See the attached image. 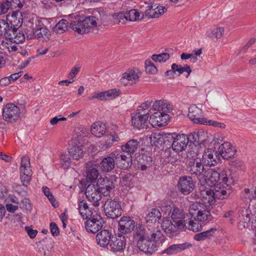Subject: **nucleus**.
<instances>
[{
    "label": "nucleus",
    "mask_w": 256,
    "mask_h": 256,
    "mask_svg": "<svg viewBox=\"0 0 256 256\" xmlns=\"http://www.w3.org/2000/svg\"><path fill=\"white\" fill-rule=\"evenodd\" d=\"M134 238L140 250L150 254L155 252L164 241L162 232L158 228L146 229L140 224L136 226Z\"/></svg>",
    "instance_id": "obj_1"
},
{
    "label": "nucleus",
    "mask_w": 256,
    "mask_h": 256,
    "mask_svg": "<svg viewBox=\"0 0 256 256\" xmlns=\"http://www.w3.org/2000/svg\"><path fill=\"white\" fill-rule=\"evenodd\" d=\"M206 181L209 186H214L212 190L215 198L220 200L228 197L232 186L236 183L228 170H222L219 172L212 168L208 170Z\"/></svg>",
    "instance_id": "obj_2"
},
{
    "label": "nucleus",
    "mask_w": 256,
    "mask_h": 256,
    "mask_svg": "<svg viewBox=\"0 0 256 256\" xmlns=\"http://www.w3.org/2000/svg\"><path fill=\"white\" fill-rule=\"evenodd\" d=\"M152 108L156 112L150 117L149 123L153 127H160L166 125L170 118L168 113L171 112L173 110L172 104L166 100H156L154 103Z\"/></svg>",
    "instance_id": "obj_3"
},
{
    "label": "nucleus",
    "mask_w": 256,
    "mask_h": 256,
    "mask_svg": "<svg viewBox=\"0 0 256 256\" xmlns=\"http://www.w3.org/2000/svg\"><path fill=\"white\" fill-rule=\"evenodd\" d=\"M162 216L170 218L173 222H175L178 229L184 228L186 214L184 210L170 203L162 206L161 207Z\"/></svg>",
    "instance_id": "obj_4"
},
{
    "label": "nucleus",
    "mask_w": 256,
    "mask_h": 256,
    "mask_svg": "<svg viewBox=\"0 0 256 256\" xmlns=\"http://www.w3.org/2000/svg\"><path fill=\"white\" fill-rule=\"evenodd\" d=\"M189 213L192 217L201 222H208L212 219V216L206 206L200 202H194L189 207Z\"/></svg>",
    "instance_id": "obj_5"
},
{
    "label": "nucleus",
    "mask_w": 256,
    "mask_h": 256,
    "mask_svg": "<svg viewBox=\"0 0 256 256\" xmlns=\"http://www.w3.org/2000/svg\"><path fill=\"white\" fill-rule=\"evenodd\" d=\"M96 18L89 16L82 18L78 20L73 21L70 23L71 28L78 34L87 33L90 30L96 26Z\"/></svg>",
    "instance_id": "obj_6"
},
{
    "label": "nucleus",
    "mask_w": 256,
    "mask_h": 256,
    "mask_svg": "<svg viewBox=\"0 0 256 256\" xmlns=\"http://www.w3.org/2000/svg\"><path fill=\"white\" fill-rule=\"evenodd\" d=\"M192 152H188V169L190 174L194 176H201L204 171V164L202 162L201 158L198 154L192 156Z\"/></svg>",
    "instance_id": "obj_7"
},
{
    "label": "nucleus",
    "mask_w": 256,
    "mask_h": 256,
    "mask_svg": "<svg viewBox=\"0 0 256 256\" xmlns=\"http://www.w3.org/2000/svg\"><path fill=\"white\" fill-rule=\"evenodd\" d=\"M20 114V108L12 103L6 104L2 108V116L6 121L14 122L18 119Z\"/></svg>",
    "instance_id": "obj_8"
},
{
    "label": "nucleus",
    "mask_w": 256,
    "mask_h": 256,
    "mask_svg": "<svg viewBox=\"0 0 256 256\" xmlns=\"http://www.w3.org/2000/svg\"><path fill=\"white\" fill-rule=\"evenodd\" d=\"M166 138L173 140L172 148L176 152L184 150L187 146L189 141V138L184 134H176L174 136L172 134H168L166 136Z\"/></svg>",
    "instance_id": "obj_9"
},
{
    "label": "nucleus",
    "mask_w": 256,
    "mask_h": 256,
    "mask_svg": "<svg viewBox=\"0 0 256 256\" xmlns=\"http://www.w3.org/2000/svg\"><path fill=\"white\" fill-rule=\"evenodd\" d=\"M10 36V39L13 40L14 42H22L24 40V36L18 33L17 34V31H14V30L10 28V26L7 22L4 20H0V36H4L6 38H8V34Z\"/></svg>",
    "instance_id": "obj_10"
},
{
    "label": "nucleus",
    "mask_w": 256,
    "mask_h": 256,
    "mask_svg": "<svg viewBox=\"0 0 256 256\" xmlns=\"http://www.w3.org/2000/svg\"><path fill=\"white\" fill-rule=\"evenodd\" d=\"M20 164V180L23 186H26L29 184L32 175L29 158L26 156H23L21 160Z\"/></svg>",
    "instance_id": "obj_11"
},
{
    "label": "nucleus",
    "mask_w": 256,
    "mask_h": 256,
    "mask_svg": "<svg viewBox=\"0 0 256 256\" xmlns=\"http://www.w3.org/2000/svg\"><path fill=\"white\" fill-rule=\"evenodd\" d=\"M104 210L106 216L114 219L120 216L121 214V206L114 200L108 199L104 204Z\"/></svg>",
    "instance_id": "obj_12"
},
{
    "label": "nucleus",
    "mask_w": 256,
    "mask_h": 256,
    "mask_svg": "<svg viewBox=\"0 0 256 256\" xmlns=\"http://www.w3.org/2000/svg\"><path fill=\"white\" fill-rule=\"evenodd\" d=\"M140 76L141 72L138 68H129L123 74L120 81L124 86L132 85L138 82Z\"/></svg>",
    "instance_id": "obj_13"
},
{
    "label": "nucleus",
    "mask_w": 256,
    "mask_h": 256,
    "mask_svg": "<svg viewBox=\"0 0 256 256\" xmlns=\"http://www.w3.org/2000/svg\"><path fill=\"white\" fill-rule=\"evenodd\" d=\"M84 226L86 230L92 233H96L100 230L104 224V220L98 214L93 215L86 219Z\"/></svg>",
    "instance_id": "obj_14"
},
{
    "label": "nucleus",
    "mask_w": 256,
    "mask_h": 256,
    "mask_svg": "<svg viewBox=\"0 0 256 256\" xmlns=\"http://www.w3.org/2000/svg\"><path fill=\"white\" fill-rule=\"evenodd\" d=\"M202 162L204 166H213L220 162V156L218 152L212 148L205 150L202 156Z\"/></svg>",
    "instance_id": "obj_15"
},
{
    "label": "nucleus",
    "mask_w": 256,
    "mask_h": 256,
    "mask_svg": "<svg viewBox=\"0 0 256 256\" xmlns=\"http://www.w3.org/2000/svg\"><path fill=\"white\" fill-rule=\"evenodd\" d=\"M126 240L122 234L112 236L108 245L110 250L114 253L123 252L126 246Z\"/></svg>",
    "instance_id": "obj_16"
},
{
    "label": "nucleus",
    "mask_w": 256,
    "mask_h": 256,
    "mask_svg": "<svg viewBox=\"0 0 256 256\" xmlns=\"http://www.w3.org/2000/svg\"><path fill=\"white\" fill-rule=\"evenodd\" d=\"M120 91L118 88L110 89L106 91L100 92H94L92 96L88 97L89 100L97 98L100 100H112L118 97Z\"/></svg>",
    "instance_id": "obj_17"
},
{
    "label": "nucleus",
    "mask_w": 256,
    "mask_h": 256,
    "mask_svg": "<svg viewBox=\"0 0 256 256\" xmlns=\"http://www.w3.org/2000/svg\"><path fill=\"white\" fill-rule=\"evenodd\" d=\"M38 22V24H36V29L34 30L32 34H28L27 36L28 38H42L46 41L49 40L51 36L50 32L42 24H41L39 20Z\"/></svg>",
    "instance_id": "obj_18"
},
{
    "label": "nucleus",
    "mask_w": 256,
    "mask_h": 256,
    "mask_svg": "<svg viewBox=\"0 0 256 256\" xmlns=\"http://www.w3.org/2000/svg\"><path fill=\"white\" fill-rule=\"evenodd\" d=\"M85 194L88 201L92 203L95 206L100 205V200L102 198V193L95 187L94 184H89L86 189Z\"/></svg>",
    "instance_id": "obj_19"
},
{
    "label": "nucleus",
    "mask_w": 256,
    "mask_h": 256,
    "mask_svg": "<svg viewBox=\"0 0 256 256\" xmlns=\"http://www.w3.org/2000/svg\"><path fill=\"white\" fill-rule=\"evenodd\" d=\"M149 116L148 112H144V114H141L140 112H136L132 118V126L139 130L146 128L149 122L148 121Z\"/></svg>",
    "instance_id": "obj_20"
},
{
    "label": "nucleus",
    "mask_w": 256,
    "mask_h": 256,
    "mask_svg": "<svg viewBox=\"0 0 256 256\" xmlns=\"http://www.w3.org/2000/svg\"><path fill=\"white\" fill-rule=\"evenodd\" d=\"M113 153L115 155L116 164L120 168L126 170L131 166L132 155L128 153L127 154H124L122 152H118L116 151L114 152Z\"/></svg>",
    "instance_id": "obj_21"
},
{
    "label": "nucleus",
    "mask_w": 256,
    "mask_h": 256,
    "mask_svg": "<svg viewBox=\"0 0 256 256\" xmlns=\"http://www.w3.org/2000/svg\"><path fill=\"white\" fill-rule=\"evenodd\" d=\"M188 117L194 124H202L206 118L203 116L201 108L196 105H191L188 108Z\"/></svg>",
    "instance_id": "obj_22"
},
{
    "label": "nucleus",
    "mask_w": 256,
    "mask_h": 256,
    "mask_svg": "<svg viewBox=\"0 0 256 256\" xmlns=\"http://www.w3.org/2000/svg\"><path fill=\"white\" fill-rule=\"evenodd\" d=\"M166 10V7L158 4L152 3L147 6L146 15L150 18H158Z\"/></svg>",
    "instance_id": "obj_23"
},
{
    "label": "nucleus",
    "mask_w": 256,
    "mask_h": 256,
    "mask_svg": "<svg viewBox=\"0 0 256 256\" xmlns=\"http://www.w3.org/2000/svg\"><path fill=\"white\" fill-rule=\"evenodd\" d=\"M194 186L192 178L186 176L180 178L178 184L180 192L184 194H188L191 192Z\"/></svg>",
    "instance_id": "obj_24"
},
{
    "label": "nucleus",
    "mask_w": 256,
    "mask_h": 256,
    "mask_svg": "<svg viewBox=\"0 0 256 256\" xmlns=\"http://www.w3.org/2000/svg\"><path fill=\"white\" fill-rule=\"evenodd\" d=\"M198 197L202 201V204L206 206H208L214 204L216 202L215 196L212 189L205 188L200 190V192L198 194Z\"/></svg>",
    "instance_id": "obj_25"
},
{
    "label": "nucleus",
    "mask_w": 256,
    "mask_h": 256,
    "mask_svg": "<svg viewBox=\"0 0 256 256\" xmlns=\"http://www.w3.org/2000/svg\"><path fill=\"white\" fill-rule=\"evenodd\" d=\"M112 184L108 178H100L97 180L95 187L104 196H107L112 188Z\"/></svg>",
    "instance_id": "obj_26"
},
{
    "label": "nucleus",
    "mask_w": 256,
    "mask_h": 256,
    "mask_svg": "<svg viewBox=\"0 0 256 256\" xmlns=\"http://www.w3.org/2000/svg\"><path fill=\"white\" fill-rule=\"evenodd\" d=\"M236 215H238L239 228L242 230L247 228L250 220L251 215L250 210L245 208H241L237 212Z\"/></svg>",
    "instance_id": "obj_27"
},
{
    "label": "nucleus",
    "mask_w": 256,
    "mask_h": 256,
    "mask_svg": "<svg viewBox=\"0 0 256 256\" xmlns=\"http://www.w3.org/2000/svg\"><path fill=\"white\" fill-rule=\"evenodd\" d=\"M134 222L130 217L123 216L118 222V230L122 234L130 232L134 228Z\"/></svg>",
    "instance_id": "obj_28"
},
{
    "label": "nucleus",
    "mask_w": 256,
    "mask_h": 256,
    "mask_svg": "<svg viewBox=\"0 0 256 256\" xmlns=\"http://www.w3.org/2000/svg\"><path fill=\"white\" fill-rule=\"evenodd\" d=\"M218 154L223 158L228 160L232 158L236 153V150L229 142H225L222 144L218 149Z\"/></svg>",
    "instance_id": "obj_29"
},
{
    "label": "nucleus",
    "mask_w": 256,
    "mask_h": 256,
    "mask_svg": "<svg viewBox=\"0 0 256 256\" xmlns=\"http://www.w3.org/2000/svg\"><path fill=\"white\" fill-rule=\"evenodd\" d=\"M112 234L108 230H104L98 232L96 236L98 244L101 247L108 246L112 237Z\"/></svg>",
    "instance_id": "obj_30"
},
{
    "label": "nucleus",
    "mask_w": 256,
    "mask_h": 256,
    "mask_svg": "<svg viewBox=\"0 0 256 256\" xmlns=\"http://www.w3.org/2000/svg\"><path fill=\"white\" fill-rule=\"evenodd\" d=\"M115 164V155L112 152L102 159L100 167L102 172H108L114 168Z\"/></svg>",
    "instance_id": "obj_31"
},
{
    "label": "nucleus",
    "mask_w": 256,
    "mask_h": 256,
    "mask_svg": "<svg viewBox=\"0 0 256 256\" xmlns=\"http://www.w3.org/2000/svg\"><path fill=\"white\" fill-rule=\"evenodd\" d=\"M192 246V244L190 242L174 244L170 246L167 248L165 249L162 252V254H166L168 255L176 254Z\"/></svg>",
    "instance_id": "obj_32"
},
{
    "label": "nucleus",
    "mask_w": 256,
    "mask_h": 256,
    "mask_svg": "<svg viewBox=\"0 0 256 256\" xmlns=\"http://www.w3.org/2000/svg\"><path fill=\"white\" fill-rule=\"evenodd\" d=\"M90 132L95 136L101 138L106 134V127L104 123L101 122H97L92 125Z\"/></svg>",
    "instance_id": "obj_33"
},
{
    "label": "nucleus",
    "mask_w": 256,
    "mask_h": 256,
    "mask_svg": "<svg viewBox=\"0 0 256 256\" xmlns=\"http://www.w3.org/2000/svg\"><path fill=\"white\" fill-rule=\"evenodd\" d=\"M168 216H163V220L162 223V227L163 230L166 233L171 234L176 232L178 226H176L175 222L170 220Z\"/></svg>",
    "instance_id": "obj_34"
},
{
    "label": "nucleus",
    "mask_w": 256,
    "mask_h": 256,
    "mask_svg": "<svg viewBox=\"0 0 256 256\" xmlns=\"http://www.w3.org/2000/svg\"><path fill=\"white\" fill-rule=\"evenodd\" d=\"M139 146L138 142L136 140L132 139L122 146L121 148L123 152L132 155L138 149Z\"/></svg>",
    "instance_id": "obj_35"
},
{
    "label": "nucleus",
    "mask_w": 256,
    "mask_h": 256,
    "mask_svg": "<svg viewBox=\"0 0 256 256\" xmlns=\"http://www.w3.org/2000/svg\"><path fill=\"white\" fill-rule=\"evenodd\" d=\"M240 198L244 202H252L254 198H256V188H244L241 192Z\"/></svg>",
    "instance_id": "obj_36"
},
{
    "label": "nucleus",
    "mask_w": 256,
    "mask_h": 256,
    "mask_svg": "<svg viewBox=\"0 0 256 256\" xmlns=\"http://www.w3.org/2000/svg\"><path fill=\"white\" fill-rule=\"evenodd\" d=\"M79 212L83 219H87L92 216V212L88 208L87 203L84 201H80L78 204Z\"/></svg>",
    "instance_id": "obj_37"
},
{
    "label": "nucleus",
    "mask_w": 256,
    "mask_h": 256,
    "mask_svg": "<svg viewBox=\"0 0 256 256\" xmlns=\"http://www.w3.org/2000/svg\"><path fill=\"white\" fill-rule=\"evenodd\" d=\"M216 229L212 228L209 230L197 234L194 236V238L196 241L204 240L210 238L214 236Z\"/></svg>",
    "instance_id": "obj_38"
},
{
    "label": "nucleus",
    "mask_w": 256,
    "mask_h": 256,
    "mask_svg": "<svg viewBox=\"0 0 256 256\" xmlns=\"http://www.w3.org/2000/svg\"><path fill=\"white\" fill-rule=\"evenodd\" d=\"M69 154L74 160H78L82 158L84 156V151L82 148V146L77 144L74 146L70 148Z\"/></svg>",
    "instance_id": "obj_39"
},
{
    "label": "nucleus",
    "mask_w": 256,
    "mask_h": 256,
    "mask_svg": "<svg viewBox=\"0 0 256 256\" xmlns=\"http://www.w3.org/2000/svg\"><path fill=\"white\" fill-rule=\"evenodd\" d=\"M192 136L194 140V142L202 144L210 140L208 134L202 130L198 131L190 135V137Z\"/></svg>",
    "instance_id": "obj_40"
},
{
    "label": "nucleus",
    "mask_w": 256,
    "mask_h": 256,
    "mask_svg": "<svg viewBox=\"0 0 256 256\" xmlns=\"http://www.w3.org/2000/svg\"><path fill=\"white\" fill-rule=\"evenodd\" d=\"M126 12L128 21L136 22L141 20L143 18V14L136 9Z\"/></svg>",
    "instance_id": "obj_41"
},
{
    "label": "nucleus",
    "mask_w": 256,
    "mask_h": 256,
    "mask_svg": "<svg viewBox=\"0 0 256 256\" xmlns=\"http://www.w3.org/2000/svg\"><path fill=\"white\" fill-rule=\"evenodd\" d=\"M224 32V29L223 27H218L207 31L206 34L212 39H219L222 36Z\"/></svg>",
    "instance_id": "obj_42"
},
{
    "label": "nucleus",
    "mask_w": 256,
    "mask_h": 256,
    "mask_svg": "<svg viewBox=\"0 0 256 256\" xmlns=\"http://www.w3.org/2000/svg\"><path fill=\"white\" fill-rule=\"evenodd\" d=\"M200 222L194 218L190 220L188 222H186V220L184 228L195 232L200 231L202 230V226L199 222Z\"/></svg>",
    "instance_id": "obj_43"
},
{
    "label": "nucleus",
    "mask_w": 256,
    "mask_h": 256,
    "mask_svg": "<svg viewBox=\"0 0 256 256\" xmlns=\"http://www.w3.org/2000/svg\"><path fill=\"white\" fill-rule=\"evenodd\" d=\"M162 214V212H160L158 210L153 208L147 215L146 218V221L148 222V221L151 220L152 222H153V221L154 222H156V220L158 221L160 219Z\"/></svg>",
    "instance_id": "obj_44"
},
{
    "label": "nucleus",
    "mask_w": 256,
    "mask_h": 256,
    "mask_svg": "<svg viewBox=\"0 0 256 256\" xmlns=\"http://www.w3.org/2000/svg\"><path fill=\"white\" fill-rule=\"evenodd\" d=\"M68 26V22L66 20H60L53 28V30L57 34H62L65 32Z\"/></svg>",
    "instance_id": "obj_45"
},
{
    "label": "nucleus",
    "mask_w": 256,
    "mask_h": 256,
    "mask_svg": "<svg viewBox=\"0 0 256 256\" xmlns=\"http://www.w3.org/2000/svg\"><path fill=\"white\" fill-rule=\"evenodd\" d=\"M172 69L174 70V73L178 72L179 75L184 73V72H186L188 73L186 78L188 77L192 72L190 67L188 65H186L185 66H181L178 65L176 64H173L172 65Z\"/></svg>",
    "instance_id": "obj_46"
},
{
    "label": "nucleus",
    "mask_w": 256,
    "mask_h": 256,
    "mask_svg": "<svg viewBox=\"0 0 256 256\" xmlns=\"http://www.w3.org/2000/svg\"><path fill=\"white\" fill-rule=\"evenodd\" d=\"M20 12H14L10 16L11 22H14V26H20L22 22V18ZM9 18L10 16H9Z\"/></svg>",
    "instance_id": "obj_47"
},
{
    "label": "nucleus",
    "mask_w": 256,
    "mask_h": 256,
    "mask_svg": "<svg viewBox=\"0 0 256 256\" xmlns=\"http://www.w3.org/2000/svg\"><path fill=\"white\" fill-rule=\"evenodd\" d=\"M75 133L78 140L82 139L83 138L86 137L88 134V130L80 126L75 129Z\"/></svg>",
    "instance_id": "obj_48"
},
{
    "label": "nucleus",
    "mask_w": 256,
    "mask_h": 256,
    "mask_svg": "<svg viewBox=\"0 0 256 256\" xmlns=\"http://www.w3.org/2000/svg\"><path fill=\"white\" fill-rule=\"evenodd\" d=\"M42 190L44 195L47 196L52 206L54 208L58 207V203L56 201L50 189L47 186H44L42 188Z\"/></svg>",
    "instance_id": "obj_49"
},
{
    "label": "nucleus",
    "mask_w": 256,
    "mask_h": 256,
    "mask_svg": "<svg viewBox=\"0 0 256 256\" xmlns=\"http://www.w3.org/2000/svg\"><path fill=\"white\" fill-rule=\"evenodd\" d=\"M170 58V54L168 53L163 52L158 54H153L152 59L155 62H164Z\"/></svg>",
    "instance_id": "obj_50"
},
{
    "label": "nucleus",
    "mask_w": 256,
    "mask_h": 256,
    "mask_svg": "<svg viewBox=\"0 0 256 256\" xmlns=\"http://www.w3.org/2000/svg\"><path fill=\"white\" fill-rule=\"evenodd\" d=\"M145 68L146 73L149 74H156L158 72L156 66L150 60H146Z\"/></svg>",
    "instance_id": "obj_51"
},
{
    "label": "nucleus",
    "mask_w": 256,
    "mask_h": 256,
    "mask_svg": "<svg viewBox=\"0 0 256 256\" xmlns=\"http://www.w3.org/2000/svg\"><path fill=\"white\" fill-rule=\"evenodd\" d=\"M60 162L64 168L69 167L72 162L69 154H62L60 158Z\"/></svg>",
    "instance_id": "obj_52"
},
{
    "label": "nucleus",
    "mask_w": 256,
    "mask_h": 256,
    "mask_svg": "<svg viewBox=\"0 0 256 256\" xmlns=\"http://www.w3.org/2000/svg\"><path fill=\"white\" fill-rule=\"evenodd\" d=\"M98 174L97 169L95 168L90 169L87 173L86 178L88 180L92 182H93L97 179Z\"/></svg>",
    "instance_id": "obj_53"
},
{
    "label": "nucleus",
    "mask_w": 256,
    "mask_h": 256,
    "mask_svg": "<svg viewBox=\"0 0 256 256\" xmlns=\"http://www.w3.org/2000/svg\"><path fill=\"white\" fill-rule=\"evenodd\" d=\"M114 18L118 24H124L128 21L126 18V12H120L115 14Z\"/></svg>",
    "instance_id": "obj_54"
},
{
    "label": "nucleus",
    "mask_w": 256,
    "mask_h": 256,
    "mask_svg": "<svg viewBox=\"0 0 256 256\" xmlns=\"http://www.w3.org/2000/svg\"><path fill=\"white\" fill-rule=\"evenodd\" d=\"M204 123H203L202 124L206 125V126H212L214 127H218L220 128H224L226 126V125L222 122H220L216 121L210 120H208L207 118H205V120L204 121Z\"/></svg>",
    "instance_id": "obj_55"
},
{
    "label": "nucleus",
    "mask_w": 256,
    "mask_h": 256,
    "mask_svg": "<svg viewBox=\"0 0 256 256\" xmlns=\"http://www.w3.org/2000/svg\"><path fill=\"white\" fill-rule=\"evenodd\" d=\"M12 6V2L8 0H6L0 4V14H6L10 6Z\"/></svg>",
    "instance_id": "obj_56"
},
{
    "label": "nucleus",
    "mask_w": 256,
    "mask_h": 256,
    "mask_svg": "<svg viewBox=\"0 0 256 256\" xmlns=\"http://www.w3.org/2000/svg\"><path fill=\"white\" fill-rule=\"evenodd\" d=\"M151 141L154 144L159 143L164 140V136L160 133H154L150 136Z\"/></svg>",
    "instance_id": "obj_57"
},
{
    "label": "nucleus",
    "mask_w": 256,
    "mask_h": 256,
    "mask_svg": "<svg viewBox=\"0 0 256 256\" xmlns=\"http://www.w3.org/2000/svg\"><path fill=\"white\" fill-rule=\"evenodd\" d=\"M50 232H51L52 234L54 236H56L60 233L59 228H58V226L56 225V224L54 222L50 223Z\"/></svg>",
    "instance_id": "obj_58"
},
{
    "label": "nucleus",
    "mask_w": 256,
    "mask_h": 256,
    "mask_svg": "<svg viewBox=\"0 0 256 256\" xmlns=\"http://www.w3.org/2000/svg\"><path fill=\"white\" fill-rule=\"evenodd\" d=\"M26 230L30 238H34L38 233V231L36 230H33L28 226H26Z\"/></svg>",
    "instance_id": "obj_59"
},
{
    "label": "nucleus",
    "mask_w": 256,
    "mask_h": 256,
    "mask_svg": "<svg viewBox=\"0 0 256 256\" xmlns=\"http://www.w3.org/2000/svg\"><path fill=\"white\" fill-rule=\"evenodd\" d=\"M17 46L16 45L12 43L11 40H8V45L7 46L8 52H13L17 50Z\"/></svg>",
    "instance_id": "obj_60"
},
{
    "label": "nucleus",
    "mask_w": 256,
    "mask_h": 256,
    "mask_svg": "<svg viewBox=\"0 0 256 256\" xmlns=\"http://www.w3.org/2000/svg\"><path fill=\"white\" fill-rule=\"evenodd\" d=\"M11 83L10 77H5L0 80V85L2 86H6Z\"/></svg>",
    "instance_id": "obj_61"
},
{
    "label": "nucleus",
    "mask_w": 256,
    "mask_h": 256,
    "mask_svg": "<svg viewBox=\"0 0 256 256\" xmlns=\"http://www.w3.org/2000/svg\"><path fill=\"white\" fill-rule=\"evenodd\" d=\"M8 42V38H6V40H2L0 42V48L4 50V52H6V50H7Z\"/></svg>",
    "instance_id": "obj_62"
},
{
    "label": "nucleus",
    "mask_w": 256,
    "mask_h": 256,
    "mask_svg": "<svg viewBox=\"0 0 256 256\" xmlns=\"http://www.w3.org/2000/svg\"><path fill=\"white\" fill-rule=\"evenodd\" d=\"M22 75V72H18L17 73H14V74H12L9 77H10V78L12 82H14V80H16L20 76H21Z\"/></svg>",
    "instance_id": "obj_63"
},
{
    "label": "nucleus",
    "mask_w": 256,
    "mask_h": 256,
    "mask_svg": "<svg viewBox=\"0 0 256 256\" xmlns=\"http://www.w3.org/2000/svg\"><path fill=\"white\" fill-rule=\"evenodd\" d=\"M6 208L8 212H14L18 209V206L10 204L6 205Z\"/></svg>",
    "instance_id": "obj_64"
}]
</instances>
